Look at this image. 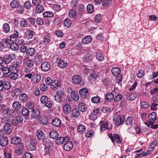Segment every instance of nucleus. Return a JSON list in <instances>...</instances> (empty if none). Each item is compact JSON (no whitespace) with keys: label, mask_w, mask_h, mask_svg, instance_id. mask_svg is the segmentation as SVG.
<instances>
[{"label":"nucleus","mask_w":158,"mask_h":158,"mask_svg":"<svg viewBox=\"0 0 158 158\" xmlns=\"http://www.w3.org/2000/svg\"><path fill=\"white\" fill-rule=\"evenodd\" d=\"M1 123L6 124L10 123H9L11 122V121L9 117H4L1 118Z\"/></svg>","instance_id":"obj_41"},{"label":"nucleus","mask_w":158,"mask_h":158,"mask_svg":"<svg viewBox=\"0 0 158 158\" xmlns=\"http://www.w3.org/2000/svg\"><path fill=\"white\" fill-rule=\"evenodd\" d=\"M27 38L28 39H31L33 36L34 32L31 30H27L26 31Z\"/></svg>","instance_id":"obj_52"},{"label":"nucleus","mask_w":158,"mask_h":158,"mask_svg":"<svg viewBox=\"0 0 158 158\" xmlns=\"http://www.w3.org/2000/svg\"><path fill=\"white\" fill-rule=\"evenodd\" d=\"M70 138L68 136L57 137L55 140V143L58 145L63 144L66 140H70Z\"/></svg>","instance_id":"obj_7"},{"label":"nucleus","mask_w":158,"mask_h":158,"mask_svg":"<svg viewBox=\"0 0 158 158\" xmlns=\"http://www.w3.org/2000/svg\"><path fill=\"white\" fill-rule=\"evenodd\" d=\"M20 51L21 53H26L27 55L28 56H33L36 52L34 48L28 47L26 46H22L20 47Z\"/></svg>","instance_id":"obj_1"},{"label":"nucleus","mask_w":158,"mask_h":158,"mask_svg":"<svg viewBox=\"0 0 158 158\" xmlns=\"http://www.w3.org/2000/svg\"><path fill=\"white\" fill-rule=\"evenodd\" d=\"M3 29L6 33L9 32L10 31V27L9 24L6 23H5L3 26Z\"/></svg>","instance_id":"obj_51"},{"label":"nucleus","mask_w":158,"mask_h":158,"mask_svg":"<svg viewBox=\"0 0 158 158\" xmlns=\"http://www.w3.org/2000/svg\"><path fill=\"white\" fill-rule=\"evenodd\" d=\"M108 136L110 139L112 143H114L115 140L117 143H120L122 142L121 139L118 135L116 134H114L113 135L111 133L108 134Z\"/></svg>","instance_id":"obj_6"},{"label":"nucleus","mask_w":158,"mask_h":158,"mask_svg":"<svg viewBox=\"0 0 158 158\" xmlns=\"http://www.w3.org/2000/svg\"><path fill=\"white\" fill-rule=\"evenodd\" d=\"M81 97L84 99L86 98L89 95V91L85 88L81 89L79 91Z\"/></svg>","instance_id":"obj_13"},{"label":"nucleus","mask_w":158,"mask_h":158,"mask_svg":"<svg viewBox=\"0 0 158 158\" xmlns=\"http://www.w3.org/2000/svg\"><path fill=\"white\" fill-rule=\"evenodd\" d=\"M99 124L100 125V130L102 131L106 129H110L112 128V125H111V127H110V128L108 127V123L107 122L104 121H101Z\"/></svg>","instance_id":"obj_11"},{"label":"nucleus","mask_w":158,"mask_h":158,"mask_svg":"<svg viewBox=\"0 0 158 158\" xmlns=\"http://www.w3.org/2000/svg\"><path fill=\"white\" fill-rule=\"evenodd\" d=\"M41 68L43 71L47 72L51 69L50 64L48 62H43L41 64Z\"/></svg>","instance_id":"obj_10"},{"label":"nucleus","mask_w":158,"mask_h":158,"mask_svg":"<svg viewBox=\"0 0 158 158\" xmlns=\"http://www.w3.org/2000/svg\"><path fill=\"white\" fill-rule=\"evenodd\" d=\"M4 46L3 43L0 41V51L2 52L7 51L9 49V47H6Z\"/></svg>","instance_id":"obj_46"},{"label":"nucleus","mask_w":158,"mask_h":158,"mask_svg":"<svg viewBox=\"0 0 158 158\" xmlns=\"http://www.w3.org/2000/svg\"><path fill=\"white\" fill-rule=\"evenodd\" d=\"M19 99L21 102L23 103H25L28 100V96L25 93L19 95Z\"/></svg>","instance_id":"obj_23"},{"label":"nucleus","mask_w":158,"mask_h":158,"mask_svg":"<svg viewBox=\"0 0 158 158\" xmlns=\"http://www.w3.org/2000/svg\"><path fill=\"white\" fill-rule=\"evenodd\" d=\"M133 118L131 117H128L125 120V124L128 126H130L131 127L133 125Z\"/></svg>","instance_id":"obj_38"},{"label":"nucleus","mask_w":158,"mask_h":158,"mask_svg":"<svg viewBox=\"0 0 158 158\" xmlns=\"http://www.w3.org/2000/svg\"><path fill=\"white\" fill-rule=\"evenodd\" d=\"M2 42L3 43L4 46H6V47H9V45L10 44V42L11 41L10 39H5L4 40L2 39Z\"/></svg>","instance_id":"obj_64"},{"label":"nucleus","mask_w":158,"mask_h":158,"mask_svg":"<svg viewBox=\"0 0 158 158\" xmlns=\"http://www.w3.org/2000/svg\"><path fill=\"white\" fill-rule=\"evenodd\" d=\"M20 26L22 27H27L28 25L27 20L24 18H22L20 22Z\"/></svg>","instance_id":"obj_45"},{"label":"nucleus","mask_w":158,"mask_h":158,"mask_svg":"<svg viewBox=\"0 0 158 158\" xmlns=\"http://www.w3.org/2000/svg\"><path fill=\"white\" fill-rule=\"evenodd\" d=\"M31 111L32 112L31 116L33 118H37L39 117L40 115V111L37 108H35L33 109Z\"/></svg>","instance_id":"obj_17"},{"label":"nucleus","mask_w":158,"mask_h":158,"mask_svg":"<svg viewBox=\"0 0 158 158\" xmlns=\"http://www.w3.org/2000/svg\"><path fill=\"white\" fill-rule=\"evenodd\" d=\"M10 48L12 50L14 51H17L19 49L18 44L14 42H12L11 43Z\"/></svg>","instance_id":"obj_37"},{"label":"nucleus","mask_w":158,"mask_h":158,"mask_svg":"<svg viewBox=\"0 0 158 158\" xmlns=\"http://www.w3.org/2000/svg\"><path fill=\"white\" fill-rule=\"evenodd\" d=\"M123 98V96L121 94H118L114 97V101L116 102H118L121 101Z\"/></svg>","instance_id":"obj_55"},{"label":"nucleus","mask_w":158,"mask_h":158,"mask_svg":"<svg viewBox=\"0 0 158 158\" xmlns=\"http://www.w3.org/2000/svg\"><path fill=\"white\" fill-rule=\"evenodd\" d=\"M3 128L5 132L8 134L12 131L13 129L12 125L10 123L5 124Z\"/></svg>","instance_id":"obj_15"},{"label":"nucleus","mask_w":158,"mask_h":158,"mask_svg":"<svg viewBox=\"0 0 158 158\" xmlns=\"http://www.w3.org/2000/svg\"><path fill=\"white\" fill-rule=\"evenodd\" d=\"M35 22L39 26H41L43 25L44 21L43 19L41 18L38 17L35 20Z\"/></svg>","instance_id":"obj_63"},{"label":"nucleus","mask_w":158,"mask_h":158,"mask_svg":"<svg viewBox=\"0 0 158 158\" xmlns=\"http://www.w3.org/2000/svg\"><path fill=\"white\" fill-rule=\"evenodd\" d=\"M34 60L35 62L37 64H39L42 61V56L40 55H37L34 57Z\"/></svg>","instance_id":"obj_54"},{"label":"nucleus","mask_w":158,"mask_h":158,"mask_svg":"<svg viewBox=\"0 0 158 158\" xmlns=\"http://www.w3.org/2000/svg\"><path fill=\"white\" fill-rule=\"evenodd\" d=\"M87 11L90 13H92L94 11L93 6L91 4H88L87 6Z\"/></svg>","instance_id":"obj_62"},{"label":"nucleus","mask_w":158,"mask_h":158,"mask_svg":"<svg viewBox=\"0 0 158 158\" xmlns=\"http://www.w3.org/2000/svg\"><path fill=\"white\" fill-rule=\"evenodd\" d=\"M36 134L37 137L39 139H42L43 141L46 138L45 134L41 130H38Z\"/></svg>","instance_id":"obj_25"},{"label":"nucleus","mask_w":158,"mask_h":158,"mask_svg":"<svg viewBox=\"0 0 158 158\" xmlns=\"http://www.w3.org/2000/svg\"><path fill=\"white\" fill-rule=\"evenodd\" d=\"M70 94L71 98L73 99L74 101H77L78 100L79 97L78 94L77 92L72 91L71 92Z\"/></svg>","instance_id":"obj_43"},{"label":"nucleus","mask_w":158,"mask_h":158,"mask_svg":"<svg viewBox=\"0 0 158 158\" xmlns=\"http://www.w3.org/2000/svg\"><path fill=\"white\" fill-rule=\"evenodd\" d=\"M69 15L71 18H75L77 15L76 11L74 10L71 9L70 10L69 12Z\"/></svg>","instance_id":"obj_58"},{"label":"nucleus","mask_w":158,"mask_h":158,"mask_svg":"<svg viewBox=\"0 0 158 158\" xmlns=\"http://www.w3.org/2000/svg\"><path fill=\"white\" fill-rule=\"evenodd\" d=\"M23 120V118L20 114L17 115L11 121V123L13 126H16L19 124H22Z\"/></svg>","instance_id":"obj_3"},{"label":"nucleus","mask_w":158,"mask_h":158,"mask_svg":"<svg viewBox=\"0 0 158 158\" xmlns=\"http://www.w3.org/2000/svg\"><path fill=\"white\" fill-rule=\"evenodd\" d=\"M1 136L2 137L0 139V145L2 147L6 146L8 143V138L6 136H3L2 135Z\"/></svg>","instance_id":"obj_16"},{"label":"nucleus","mask_w":158,"mask_h":158,"mask_svg":"<svg viewBox=\"0 0 158 158\" xmlns=\"http://www.w3.org/2000/svg\"><path fill=\"white\" fill-rule=\"evenodd\" d=\"M10 141L12 144L17 145L21 143V140L19 137L15 136L11 139Z\"/></svg>","instance_id":"obj_24"},{"label":"nucleus","mask_w":158,"mask_h":158,"mask_svg":"<svg viewBox=\"0 0 158 158\" xmlns=\"http://www.w3.org/2000/svg\"><path fill=\"white\" fill-rule=\"evenodd\" d=\"M52 123L54 126L59 127L61 125V122L59 119L55 118L52 120Z\"/></svg>","instance_id":"obj_40"},{"label":"nucleus","mask_w":158,"mask_h":158,"mask_svg":"<svg viewBox=\"0 0 158 158\" xmlns=\"http://www.w3.org/2000/svg\"><path fill=\"white\" fill-rule=\"evenodd\" d=\"M137 97V95L135 93H130L127 95V98L129 100H135Z\"/></svg>","instance_id":"obj_32"},{"label":"nucleus","mask_w":158,"mask_h":158,"mask_svg":"<svg viewBox=\"0 0 158 158\" xmlns=\"http://www.w3.org/2000/svg\"><path fill=\"white\" fill-rule=\"evenodd\" d=\"M36 11L37 13L40 14L42 13L44 11V7L41 4L36 6Z\"/></svg>","instance_id":"obj_49"},{"label":"nucleus","mask_w":158,"mask_h":158,"mask_svg":"<svg viewBox=\"0 0 158 158\" xmlns=\"http://www.w3.org/2000/svg\"><path fill=\"white\" fill-rule=\"evenodd\" d=\"M19 2L18 0H13L10 3V6L11 7L15 8L19 6Z\"/></svg>","instance_id":"obj_42"},{"label":"nucleus","mask_w":158,"mask_h":158,"mask_svg":"<svg viewBox=\"0 0 158 158\" xmlns=\"http://www.w3.org/2000/svg\"><path fill=\"white\" fill-rule=\"evenodd\" d=\"M156 113L155 112L150 113L148 115V119L149 120L155 121L156 119Z\"/></svg>","instance_id":"obj_44"},{"label":"nucleus","mask_w":158,"mask_h":158,"mask_svg":"<svg viewBox=\"0 0 158 158\" xmlns=\"http://www.w3.org/2000/svg\"><path fill=\"white\" fill-rule=\"evenodd\" d=\"M19 75L17 73H10L8 75V77L9 78L13 80H16L18 78Z\"/></svg>","instance_id":"obj_57"},{"label":"nucleus","mask_w":158,"mask_h":158,"mask_svg":"<svg viewBox=\"0 0 158 158\" xmlns=\"http://www.w3.org/2000/svg\"><path fill=\"white\" fill-rule=\"evenodd\" d=\"M58 65L60 68H64L67 66L68 63L64 59H59Z\"/></svg>","instance_id":"obj_21"},{"label":"nucleus","mask_w":158,"mask_h":158,"mask_svg":"<svg viewBox=\"0 0 158 158\" xmlns=\"http://www.w3.org/2000/svg\"><path fill=\"white\" fill-rule=\"evenodd\" d=\"M99 76V73L97 72L94 71L89 75L88 77L91 80L93 79H96Z\"/></svg>","instance_id":"obj_34"},{"label":"nucleus","mask_w":158,"mask_h":158,"mask_svg":"<svg viewBox=\"0 0 158 158\" xmlns=\"http://www.w3.org/2000/svg\"><path fill=\"white\" fill-rule=\"evenodd\" d=\"M65 94L64 91L61 90H58L54 95V97L56 102L61 103L63 99L65 98Z\"/></svg>","instance_id":"obj_2"},{"label":"nucleus","mask_w":158,"mask_h":158,"mask_svg":"<svg viewBox=\"0 0 158 158\" xmlns=\"http://www.w3.org/2000/svg\"><path fill=\"white\" fill-rule=\"evenodd\" d=\"M12 106L14 109L18 110L21 108V104L19 102L16 101L13 103Z\"/></svg>","instance_id":"obj_33"},{"label":"nucleus","mask_w":158,"mask_h":158,"mask_svg":"<svg viewBox=\"0 0 158 158\" xmlns=\"http://www.w3.org/2000/svg\"><path fill=\"white\" fill-rule=\"evenodd\" d=\"M37 142L35 139H33L30 141L28 145L27 148L30 151H34L36 148Z\"/></svg>","instance_id":"obj_8"},{"label":"nucleus","mask_w":158,"mask_h":158,"mask_svg":"<svg viewBox=\"0 0 158 158\" xmlns=\"http://www.w3.org/2000/svg\"><path fill=\"white\" fill-rule=\"evenodd\" d=\"M43 15L44 17L45 18H51L54 15L53 13L50 11H46L43 13Z\"/></svg>","instance_id":"obj_47"},{"label":"nucleus","mask_w":158,"mask_h":158,"mask_svg":"<svg viewBox=\"0 0 158 158\" xmlns=\"http://www.w3.org/2000/svg\"><path fill=\"white\" fill-rule=\"evenodd\" d=\"M94 56L91 54L88 53L85 54L83 57V61L86 62H89L92 60Z\"/></svg>","instance_id":"obj_18"},{"label":"nucleus","mask_w":158,"mask_h":158,"mask_svg":"<svg viewBox=\"0 0 158 158\" xmlns=\"http://www.w3.org/2000/svg\"><path fill=\"white\" fill-rule=\"evenodd\" d=\"M72 80L74 84H79L81 81V78L79 75H74L72 77Z\"/></svg>","instance_id":"obj_20"},{"label":"nucleus","mask_w":158,"mask_h":158,"mask_svg":"<svg viewBox=\"0 0 158 158\" xmlns=\"http://www.w3.org/2000/svg\"><path fill=\"white\" fill-rule=\"evenodd\" d=\"M59 135L58 133L56 131H51L49 134V138L52 139H56Z\"/></svg>","instance_id":"obj_28"},{"label":"nucleus","mask_w":158,"mask_h":158,"mask_svg":"<svg viewBox=\"0 0 158 158\" xmlns=\"http://www.w3.org/2000/svg\"><path fill=\"white\" fill-rule=\"evenodd\" d=\"M71 116L75 118H77L80 115V112L79 110L76 108L73 109L71 112Z\"/></svg>","instance_id":"obj_19"},{"label":"nucleus","mask_w":158,"mask_h":158,"mask_svg":"<svg viewBox=\"0 0 158 158\" xmlns=\"http://www.w3.org/2000/svg\"><path fill=\"white\" fill-rule=\"evenodd\" d=\"M50 87L52 89H59L61 87L60 82L58 80H54L51 83Z\"/></svg>","instance_id":"obj_14"},{"label":"nucleus","mask_w":158,"mask_h":158,"mask_svg":"<svg viewBox=\"0 0 158 158\" xmlns=\"http://www.w3.org/2000/svg\"><path fill=\"white\" fill-rule=\"evenodd\" d=\"M92 38L90 35H87L82 40L83 43L87 44H89L92 41Z\"/></svg>","instance_id":"obj_27"},{"label":"nucleus","mask_w":158,"mask_h":158,"mask_svg":"<svg viewBox=\"0 0 158 158\" xmlns=\"http://www.w3.org/2000/svg\"><path fill=\"white\" fill-rule=\"evenodd\" d=\"M78 132L82 133L85 132L86 130V127L85 126L82 125H79L77 127Z\"/></svg>","instance_id":"obj_50"},{"label":"nucleus","mask_w":158,"mask_h":158,"mask_svg":"<svg viewBox=\"0 0 158 158\" xmlns=\"http://www.w3.org/2000/svg\"><path fill=\"white\" fill-rule=\"evenodd\" d=\"M22 92L21 89L19 88L14 89L11 93V95L13 97H17L21 94Z\"/></svg>","instance_id":"obj_29"},{"label":"nucleus","mask_w":158,"mask_h":158,"mask_svg":"<svg viewBox=\"0 0 158 158\" xmlns=\"http://www.w3.org/2000/svg\"><path fill=\"white\" fill-rule=\"evenodd\" d=\"M51 39V36L49 35H47L44 38V42L46 44H49Z\"/></svg>","instance_id":"obj_56"},{"label":"nucleus","mask_w":158,"mask_h":158,"mask_svg":"<svg viewBox=\"0 0 158 158\" xmlns=\"http://www.w3.org/2000/svg\"><path fill=\"white\" fill-rule=\"evenodd\" d=\"M114 98V95L111 93H107L105 97V101L106 102H111Z\"/></svg>","instance_id":"obj_31"},{"label":"nucleus","mask_w":158,"mask_h":158,"mask_svg":"<svg viewBox=\"0 0 158 158\" xmlns=\"http://www.w3.org/2000/svg\"><path fill=\"white\" fill-rule=\"evenodd\" d=\"M23 6L25 9L29 10L31 9L32 6L30 1H27L24 3Z\"/></svg>","instance_id":"obj_48"},{"label":"nucleus","mask_w":158,"mask_h":158,"mask_svg":"<svg viewBox=\"0 0 158 158\" xmlns=\"http://www.w3.org/2000/svg\"><path fill=\"white\" fill-rule=\"evenodd\" d=\"M11 86L10 82L8 81H3L0 80V91L9 89Z\"/></svg>","instance_id":"obj_5"},{"label":"nucleus","mask_w":158,"mask_h":158,"mask_svg":"<svg viewBox=\"0 0 158 158\" xmlns=\"http://www.w3.org/2000/svg\"><path fill=\"white\" fill-rule=\"evenodd\" d=\"M64 24L66 27H69L71 24V21L69 18L66 19L64 21Z\"/></svg>","instance_id":"obj_59"},{"label":"nucleus","mask_w":158,"mask_h":158,"mask_svg":"<svg viewBox=\"0 0 158 158\" xmlns=\"http://www.w3.org/2000/svg\"><path fill=\"white\" fill-rule=\"evenodd\" d=\"M29 113V110L26 107H23L22 110V114L23 115L26 116L25 118V119H28L29 118L28 115Z\"/></svg>","instance_id":"obj_26"},{"label":"nucleus","mask_w":158,"mask_h":158,"mask_svg":"<svg viewBox=\"0 0 158 158\" xmlns=\"http://www.w3.org/2000/svg\"><path fill=\"white\" fill-rule=\"evenodd\" d=\"M49 100L48 97L45 95H43L40 98V102L42 104H44Z\"/></svg>","instance_id":"obj_61"},{"label":"nucleus","mask_w":158,"mask_h":158,"mask_svg":"<svg viewBox=\"0 0 158 158\" xmlns=\"http://www.w3.org/2000/svg\"><path fill=\"white\" fill-rule=\"evenodd\" d=\"M125 119V117L123 116L115 115L113 118V120L115 125L118 126L124 123Z\"/></svg>","instance_id":"obj_4"},{"label":"nucleus","mask_w":158,"mask_h":158,"mask_svg":"<svg viewBox=\"0 0 158 158\" xmlns=\"http://www.w3.org/2000/svg\"><path fill=\"white\" fill-rule=\"evenodd\" d=\"M63 109L64 112L66 114H68L70 113L71 108L70 105L66 104L64 105Z\"/></svg>","instance_id":"obj_35"},{"label":"nucleus","mask_w":158,"mask_h":158,"mask_svg":"<svg viewBox=\"0 0 158 158\" xmlns=\"http://www.w3.org/2000/svg\"><path fill=\"white\" fill-rule=\"evenodd\" d=\"M11 56L10 55H6L3 57L4 61L6 64H8L12 60Z\"/></svg>","instance_id":"obj_36"},{"label":"nucleus","mask_w":158,"mask_h":158,"mask_svg":"<svg viewBox=\"0 0 158 158\" xmlns=\"http://www.w3.org/2000/svg\"><path fill=\"white\" fill-rule=\"evenodd\" d=\"M121 71L118 68L114 67L111 70V72L115 76H119Z\"/></svg>","instance_id":"obj_30"},{"label":"nucleus","mask_w":158,"mask_h":158,"mask_svg":"<svg viewBox=\"0 0 158 158\" xmlns=\"http://www.w3.org/2000/svg\"><path fill=\"white\" fill-rule=\"evenodd\" d=\"M41 77L40 75L37 73L35 74L32 76L31 81L34 84L38 82L40 80Z\"/></svg>","instance_id":"obj_22"},{"label":"nucleus","mask_w":158,"mask_h":158,"mask_svg":"<svg viewBox=\"0 0 158 158\" xmlns=\"http://www.w3.org/2000/svg\"><path fill=\"white\" fill-rule=\"evenodd\" d=\"M96 57L97 59L100 61H102L104 59V57L102 54L100 52H97Z\"/></svg>","instance_id":"obj_53"},{"label":"nucleus","mask_w":158,"mask_h":158,"mask_svg":"<svg viewBox=\"0 0 158 158\" xmlns=\"http://www.w3.org/2000/svg\"><path fill=\"white\" fill-rule=\"evenodd\" d=\"M43 142V144L44 145L45 148H50L53 146V141L48 138H46L44 139Z\"/></svg>","instance_id":"obj_12"},{"label":"nucleus","mask_w":158,"mask_h":158,"mask_svg":"<svg viewBox=\"0 0 158 158\" xmlns=\"http://www.w3.org/2000/svg\"><path fill=\"white\" fill-rule=\"evenodd\" d=\"M64 145L63 148L66 151H69L71 150L73 148V144L72 141L69 140H66Z\"/></svg>","instance_id":"obj_9"},{"label":"nucleus","mask_w":158,"mask_h":158,"mask_svg":"<svg viewBox=\"0 0 158 158\" xmlns=\"http://www.w3.org/2000/svg\"><path fill=\"white\" fill-rule=\"evenodd\" d=\"M141 108L142 109H146L149 108V105L145 102H143L140 104Z\"/></svg>","instance_id":"obj_60"},{"label":"nucleus","mask_w":158,"mask_h":158,"mask_svg":"<svg viewBox=\"0 0 158 158\" xmlns=\"http://www.w3.org/2000/svg\"><path fill=\"white\" fill-rule=\"evenodd\" d=\"M78 108L81 111L84 112L87 109L86 106L84 103H80L78 104Z\"/></svg>","instance_id":"obj_39"}]
</instances>
